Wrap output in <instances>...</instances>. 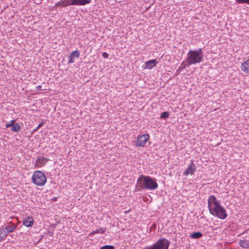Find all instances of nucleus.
<instances>
[{"label": "nucleus", "instance_id": "obj_1", "mask_svg": "<svg viewBox=\"0 0 249 249\" xmlns=\"http://www.w3.org/2000/svg\"><path fill=\"white\" fill-rule=\"evenodd\" d=\"M158 187L156 179L149 176L141 175L138 178L135 191L142 190H154Z\"/></svg>", "mask_w": 249, "mask_h": 249}, {"label": "nucleus", "instance_id": "obj_2", "mask_svg": "<svg viewBox=\"0 0 249 249\" xmlns=\"http://www.w3.org/2000/svg\"><path fill=\"white\" fill-rule=\"evenodd\" d=\"M186 58L189 65L200 63L203 59L202 49L199 48L197 50H190L187 53Z\"/></svg>", "mask_w": 249, "mask_h": 249}, {"label": "nucleus", "instance_id": "obj_3", "mask_svg": "<svg viewBox=\"0 0 249 249\" xmlns=\"http://www.w3.org/2000/svg\"><path fill=\"white\" fill-rule=\"evenodd\" d=\"M33 182L37 186H43L46 182L47 178L45 174L40 171L34 172L32 177Z\"/></svg>", "mask_w": 249, "mask_h": 249}, {"label": "nucleus", "instance_id": "obj_4", "mask_svg": "<svg viewBox=\"0 0 249 249\" xmlns=\"http://www.w3.org/2000/svg\"><path fill=\"white\" fill-rule=\"evenodd\" d=\"M209 212L211 214L221 219H225L228 216L226 210L221 205L215 208H213V209H210Z\"/></svg>", "mask_w": 249, "mask_h": 249}, {"label": "nucleus", "instance_id": "obj_5", "mask_svg": "<svg viewBox=\"0 0 249 249\" xmlns=\"http://www.w3.org/2000/svg\"><path fill=\"white\" fill-rule=\"evenodd\" d=\"M170 242L165 238L159 240L153 244L154 249H168Z\"/></svg>", "mask_w": 249, "mask_h": 249}, {"label": "nucleus", "instance_id": "obj_6", "mask_svg": "<svg viewBox=\"0 0 249 249\" xmlns=\"http://www.w3.org/2000/svg\"><path fill=\"white\" fill-rule=\"evenodd\" d=\"M208 209L210 211V209H213L219 206L220 205L219 202L216 199V198L214 196H211L208 200Z\"/></svg>", "mask_w": 249, "mask_h": 249}, {"label": "nucleus", "instance_id": "obj_7", "mask_svg": "<svg viewBox=\"0 0 249 249\" xmlns=\"http://www.w3.org/2000/svg\"><path fill=\"white\" fill-rule=\"evenodd\" d=\"M149 138V135L148 134H145L141 136L139 135L137 137L136 146L138 147H143Z\"/></svg>", "mask_w": 249, "mask_h": 249}, {"label": "nucleus", "instance_id": "obj_8", "mask_svg": "<svg viewBox=\"0 0 249 249\" xmlns=\"http://www.w3.org/2000/svg\"><path fill=\"white\" fill-rule=\"evenodd\" d=\"M48 160H49L44 157H39L36 160V166L38 167L44 166Z\"/></svg>", "mask_w": 249, "mask_h": 249}, {"label": "nucleus", "instance_id": "obj_9", "mask_svg": "<svg viewBox=\"0 0 249 249\" xmlns=\"http://www.w3.org/2000/svg\"><path fill=\"white\" fill-rule=\"evenodd\" d=\"M192 163L190 164L188 168L186 170L183 175L187 176L189 174H193L196 171V165L193 163V160L191 161Z\"/></svg>", "mask_w": 249, "mask_h": 249}, {"label": "nucleus", "instance_id": "obj_10", "mask_svg": "<svg viewBox=\"0 0 249 249\" xmlns=\"http://www.w3.org/2000/svg\"><path fill=\"white\" fill-rule=\"evenodd\" d=\"M34 220L32 216H28L23 221V225L27 227H31L33 225Z\"/></svg>", "mask_w": 249, "mask_h": 249}, {"label": "nucleus", "instance_id": "obj_11", "mask_svg": "<svg viewBox=\"0 0 249 249\" xmlns=\"http://www.w3.org/2000/svg\"><path fill=\"white\" fill-rule=\"evenodd\" d=\"M91 0H73V4L74 5L83 6L90 3Z\"/></svg>", "mask_w": 249, "mask_h": 249}, {"label": "nucleus", "instance_id": "obj_12", "mask_svg": "<svg viewBox=\"0 0 249 249\" xmlns=\"http://www.w3.org/2000/svg\"><path fill=\"white\" fill-rule=\"evenodd\" d=\"M158 62L156 59H152L147 61L145 62L146 68L148 69H152L156 66Z\"/></svg>", "mask_w": 249, "mask_h": 249}, {"label": "nucleus", "instance_id": "obj_13", "mask_svg": "<svg viewBox=\"0 0 249 249\" xmlns=\"http://www.w3.org/2000/svg\"><path fill=\"white\" fill-rule=\"evenodd\" d=\"M8 225L4 228L6 230H7L8 233L13 232L17 227V225L11 222H9Z\"/></svg>", "mask_w": 249, "mask_h": 249}, {"label": "nucleus", "instance_id": "obj_14", "mask_svg": "<svg viewBox=\"0 0 249 249\" xmlns=\"http://www.w3.org/2000/svg\"><path fill=\"white\" fill-rule=\"evenodd\" d=\"M241 68L243 71L249 73V59L242 63Z\"/></svg>", "mask_w": 249, "mask_h": 249}, {"label": "nucleus", "instance_id": "obj_15", "mask_svg": "<svg viewBox=\"0 0 249 249\" xmlns=\"http://www.w3.org/2000/svg\"><path fill=\"white\" fill-rule=\"evenodd\" d=\"M8 234L7 230L4 228L0 229V242L4 240Z\"/></svg>", "mask_w": 249, "mask_h": 249}, {"label": "nucleus", "instance_id": "obj_16", "mask_svg": "<svg viewBox=\"0 0 249 249\" xmlns=\"http://www.w3.org/2000/svg\"><path fill=\"white\" fill-rule=\"evenodd\" d=\"M239 245L243 248L249 249V240H241L239 242Z\"/></svg>", "mask_w": 249, "mask_h": 249}, {"label": "nucleus", "instance_id": "obj_17", "mask_svg": "<svg viewBox=\"0 0 249 249\" xmlns=\"http://www.w3.org/2000/svg\"><path fill=\"white\" fill-rule=\"evenodd\" d=\"M203 236L202 233L201 232H194L192 233L189 236L192 239H198L202 237Z\"/></svg>", "mask_w": 249, "mask_h": 249}, {"label": "nucleus", "instance_id": "obj_18", "mask_svg": "<svg viewBox=\"0 0 249 249\" xmlns=\"http://www.w3.org/2000/svg\"><path fill=\"white\" fill-rule=\"evenodd\" d=\"M11 129L12 131L18 132L21 129V126L18 123H16L13 126H12Z\"/></svg>", "mask_w": 249, "mask_h": 249}, {"label": "nucleus", "instance_id": "obj_19", "mask_svg": "<svg viewBox=\"0 0 249 249\" xmlns=\"http://www.w3.org/2000/svg\"><path fill=\"white\" fill-rule=\"evenodd\" d=\"M106 228H99V229H96V230L93 231L92 232V233L93 234H97V233H100V234H103L106 231Z\"/></svg>", "mask_w": 249, "mask_h": 249}, {"label": "nucleus", "instance_id": "obj_20", "mask_svg": "<svg viewBox=\"0 0 249 249\" xmlns=\"http://www.w3.org/2000/svg\"><path fill=\"white\" fill-rule=\"evenodd\" d=\"M63 7H66L69 5H74L73 3V0H62Z\"/></svg>", "mask_w": 249, "mask_h": 249}, {"label": "nucleus", "instance_id": "obj_21", "mask_svg": "<svg viewBox=\"0 0 249 249\" xmlns=\"http://www.w3.org/2000/svg\"><path fill=\"white\" fill-rule=\"evenodd\" d=\"M189 66L190 65H189L187 63V59H186V60L185 61H183L182 62V63L181 64L180 67H179L178 69V70H183V69H184L186 68V66Z\"/></svg>", "mask_w": 249, "mask_h": 249}, {"label": "nucleus", "instance_id": "obj_22", "mask_svg": "<svg viewBox=\"0 0 249 249\" xmlns=\"http://www.w3.org/2000/svg\"><path fill=\"white\" fill-rule=\"evenodd\" d=\"M70 54L74 58H78L80 56V52L77 50L72 52Z\"/></svg>", "mask_w": 249, "mask_h": 249}, {"label": "nucleus", "instance_id": "obj_23", "mask_svg": "<svg viewBox=\"0 0 249 249\" xmlns=\"http://www.w3.org/2000/svg\"><path fill=\"white\" fill-rule=\"evenodd\" d=\"M169 117V113L168 112L164 111L161 114L160 118L166 120Z\"/></svg>", "mask_w": 249, "mask_h": 249}, {"label": "nucleus", "instance_id": "obj_24", "mask_svg": "<svg viewBox=\"0 0 249 249\" xmlns=\"http://www.w3.org/2000/svg\"><path fill=\"white\" fill-rule=\"evenodd\" d=\"M235 1L238 4H246L249 5V0H235Z\"/></svg>", "mask_w": 249, "mask_h": 249}, {"label": "nucleus", "instance_id": "obj_25", "mask_svg": "<svg viewBox=\"0 0 249 249\" xmlns=\"http://www.w3.org/2000/svg\"><path fill=\"white\" fill-rule=\"evenodd\" d=\"M100 249H115L114 247L112 245H105L100 248Z\"/></svg>", "mask_w": 249, "mask_h": 249}, {"label": "nucleus", "instance_id": "obj_26", "mask_svg": "<svg viewBox=\"0 0 249 249\" xmlns=\"http://www.w3.org/2000/svg\"><path fill=\"white\" fill-rule=\"evenodd\" d=\"M74 62V58L72 56V55L70 54L68 57V63H73Z\"/></svg>", "mask_w": 249, "mask_h": 249}, {"label": "nucleus", "instance_id": "obj_27", "mask_svg": "<svg viewBox=\"0 0 249 249\" xmlns=\"http://www.w3.org/2000/svg\"><path fill=\"white\" fill-rule=\"evenodd\" d=\"M43 122H41V123H40L36 127V128L34 129V131H36L37 130H38L39 128L41 127L43 125Z\"/></svg>", "mask_w": 249, "mask_h": 249}, {"label": "nucleus", "instance_id": "obj_28", "mask_svg": "<svg viewBox=\"0 0 249 249\" xmlns=\"http://www.w3.org/2000/svg\"><path fill=\"white\" fill-rule=\"evenodd\" d=\"M63 3L62 2V0H61L55 4L54 7H57L60 5H61L62 7H63Z\"/></svg>", "mask_w": 249, "mask_h": 249}, {"label": "nucleus", "instance_id": "obj_29", "mask_svg": "<svg viewBox=\"0 0 249 249\" xmlns=\"http://www.w3.org/2000/svg\"><path fill=\"white\" fill-rule=\"evenodd\" d=\"M102 56L105 58H107L109 56V55L108 54L106 53V52H104L103 53H102Z\"/></svg>", "mask_w": 249, "mask_h": 249}, {"label": "nucleus", "instance_id": "obj_30", "mask_svg": "<svg viewBox=\"0 0 249 249\" xmlns=\"http://www.w3.org/2000/svg\"><path fill=\"white\" fill-rule=\"evenodd\" d=\"M16 124L15 120H11L10 123V124H11V127H12V126H13L14 124Z\"/></svg>", "mask_w": 249, "mask_h": 249}, {"label": "nucleus", "instance_id": "obj_31", "mask_svg": "<svg viewBox=\"0 0 249 249\" xmlns=\"http://www.w3.org/2000/svg\"><path fill=\"white\" fill-rule=\"evenodd\" d=\"M143 249H154L153 245L150 247H146Z\"/></svg>", "mask_w": 249, "mask_h": 249}, {"label": "nucleus", "instance_id": "obj_32", "mask_svg": "<svg viewBox=\"0 0 249 249\" xmlns=\"http://www.w3.org/2000/svg\"><path fill=\"white\" fill-rule=\"evenodd\" d=\"M5 126H6V128H8L9 127H11V124H10V123L7 124H6Z\"/></svg>", "mask_w": 249, "mask_h": 249}, {"label": "nucleus", "instance_id": "obj_33", "mask_svg": "<svg viewBox=\"0 0 249 249\" xmlns=\"http://www.w3.org/2000/svg\"><path fill=\"white\" fill-rule=\"evenodd\" d=\"M57 200V198L56 197H54L53 199V201H56Z\"/></svg>", "mask_w": 249, "mask_h": 249}, {"label": "nucleus", "instance_id": "obj_34", "mask_svg": "<svg viewBox=\"0 0 249 249\" xmlns=\"http://www.w3.org/2000/svg\"><path fill=\"white\" fill-rule=\"evenodd\" d=\"M41 86H38L37 87V88H41Z\"/></svg>", "mask_w": 249, "mask_h": 249}]
</instances>
